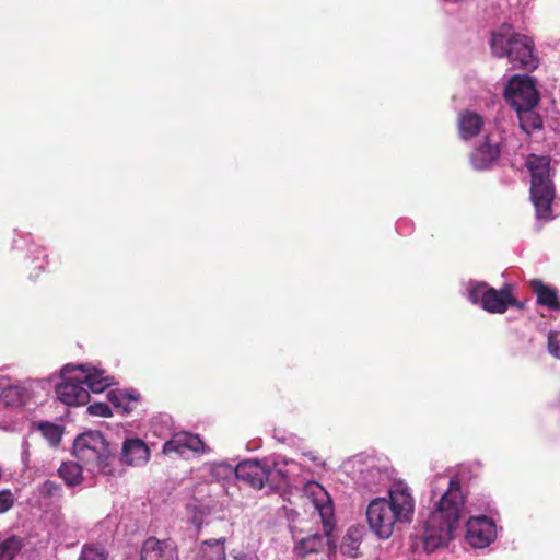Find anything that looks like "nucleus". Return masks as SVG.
Instances as JSON below:
<instances>
[{"mask_svg":"<svg viewBox=\"0 0 560 560\" xmlns=\"http://www.w3.org/2000/svg\"><path fill=\"white\" fill-rule=\"evenodd\" d=\"M529 287L536 294L537 304L546 306L551 311H560V300L556 289L545 284L539 279L530 280Z\"/></svg>","mask_w":560,"mask_h":560,"instance_id":"nucleus-17","label":"nucleus"},{"mask_svg":"<svg viewBox=\"0 0 560 560\" xmlns=\"http://www.w3.org/2000/svg\"><path fill=\"white\" fill-rule=\"evenodd\" d=\"M235 560H259V558L253 553L243 550H234Z\"/></svg>","mask_w":560,"mask_h":560,"instance_id":"nucleus-32","label":"nucleus"},{"mask_svg":"<svg viewBox=\"0 0 560 560\" xmlns=\"http://www.w3.org/2000/svg\"><path fill=\"white\" fill-rule=\"evenodd\" d=\"M15 502V498L11 490L0 491V514L8 512Z\"/></svg>","mask_w":560,"mask_h":560,"instance_id":"nucleus-31","label":"nucleus"},{"mask_svg":"<svg viewBox=\"0 0 560 560\" xmlns=\"http://www.w3.org/2000/svg\"><path fill=\"white\" fill-rule=\"evenodd\" d=\"M535 107H528L516 110L521 129L526 135H532L536 130H540L544 126L542 118L534 112Z\"/></svg>","mask_w":560,"mask_h":560,"instance_id":"nucleus-19","label":"nucleus"},{"mask_svg":"<svg viewBox=\"0 0 560 560\" xmlns=\"http://www.w3.org/2000/svg\"><path fill=\"white\" fill-rule=\"evenodd\" d=\"M80 369L84 373L83 382L89 392L91 390L93 393H102L110 385L108 380L104 377L100 371L95 369L86 370L83 366Z\"/></svg>","mask_w":560,"mask_h":560,"instance_id":"nucleus-20","label":"nucleus"},{"mask_svg":"<svg viewBox=\"0 0 560 560\" xmlns=\"http://www.w3.org/2000/svg\"><path fill=\"white\" fill-rule=\"evenodd\" d=\"M548 351L560 360V331H550L548 335Z\"/></svg>","mask_w":560,"mask_h":560,"instance_id":"nucleus-28","label":"nucleus"},{"mask_svg":"<svg viewBox=\"0 0 560 560\" xmlns=\"http://www.w3.org/2000/svg\"><path fill=\"white\" fill-rule=\"evenodd\" d=\"M1 399L7 406H20L23 402V389L18 386H10L3 389Z\"/></svg>","mask_w":560,"mask_h":560,"instance_id":"nucleus-25","label":"nucleus"},{"mask_svg":"<svg viewBox=\"0 0 560 560\" xmlns=\"http://www.w3.org/2000/svg\"><path fill=\"white\" fill-rule=\"evenodd\" d=\"M61 492L60 485L51 480H46L39 490L43 498H59L61 497Z\"/></svg>","mask_w":560,"mask_h":560,"instance_id":"nucleus-27","label":"nucleus"},{"mask_svg":"<svg viewBox=\"0 0 560 560\" xmlns=\"http://www.w3.org/2000/svg\"><path fill=\"white\" fill-rule=\"evenodd\" d=\"M324 547V536L319 534H314L308 537L301 539L298 544V549L300 553L306 555L312 552H317Z\"/></svg>","mask_w":560,"mask_h":560,"instance_id":"nucleus-23","label":"nucleus"},{"mask_svg":"<svg viewBox=\"0 0 560 560\" xmlns=\"http://www.w3.org/2000/svg\"><path fill=\"white\" fill-rule=\"evenodd\" d=\"M466 540L474 548H485L495 538V525L487 516L470 518L466 524Z\"/></svg>","mask_w":560,"mask_h":560,"instance_id":"nucleus-11","label":"nucleus"},{"mask_svg":"<svg viewBox=\"0 0 560 560\" xmlns=\"http://www.w3.org/2000/svg\"><path fill=\"white\" fill-rule=\"evenodd\" d=\"M490 47L495 57H508L514 69L533 71L538 67V58L534 54V42L526 35L518 33L505 35L493 32Z\"/></svg>","mask_w":560,"mask_h":560,"instance_id":"nucleus-4","label":"nucleus"},{"mask_svg":"<svg viewBox=\"0 0 560 560\" xmlns=\"http://www.w3.org/2000/svg\"><path fill=\"white\" fill-rule=\"evenodd\" d=\"M59 477L69 487H75L82 481V467L73 462L62 463L58 469Z\"/></svg>","mask_w":560,"mask_h":560,"instance_id":"nucleus-21","label":"nucleus"},{"mask_svg":"<svg viewBox=\"0 0 560 560\" xmlns=\"http://www.w3.org/2000/svg\"><path fill=\"white\" fill-rule=\"evenodd\" d=\"M503 143L504 137L502 131H489L470 154V161L474 167L477 170L488 168L499 159Z\"/></svg>","mask_w":560,"mask_h":560,"instance_id":"nucleus-9","label":"nucleus"},{"mask_svg":"<svg viewBox=\"0 0 560 560\" xmlns=\"http://www.w3.org/2000/svg\"><path fill=\"white\" fill-rule=\"evenodd\" d=\"M483 124L481 115L468 109L463 110L457 120L459 137L466 141L475 138L480 133Z\"/></svg>","mask_w":560,"mask_h":560,"instance_id":"nucleus-16","label":"nucleus"},{"mask_svg":"<svg viewBox=\"0 0 560 560\" xmlns=\"http://www.w3.org/2000/svg\"><path fill=\"white\" fill-rule=\"evenodd\" d=\"M108 401L122 413H130L139 400V394L135 390L113 389L107 394Z\"/></svg>","mask_w":560,"mask_h":560,"instance_id":"nucleus-18","label":"nucleus"},{"mask_svg":"<svg viewBox=\"0 0 560 560\" xmlns=\"http://www.w3.org/2000/svg\"><path fill=\"white\" fill-rule=\"evenodd\" d=\"M504 96L515 110L536 107L539 102L535 82L528 75H513L505 86Z\"/></svg>","mask_w":560,"mask_h":560,"instance_id":"nucleus-8","label":"nucleus"},{"mask_svg":"<svg viewBox=\"0 0 560 560\" xmlns=\"http://www.w3.org/2000/svg\"><path fill=\"white\" fill-rule=\"evenodd\" d=\"M38 429L51 445H57L60 442L62 430L59 425L51 422H40Z\"/></svg>","mask_w":560,"mask_h":560,"instance_id":"nucleus-24","label":"nucleus"},{"mask_svg":"<svg viewBox=\"0 0 560 560\" xmlns=\"http://www.w3.org/2000/svg\"><path fill=\"white\" fill-rule=\"evenodd\" d=\"M88 411L92 416L108 418L112 417V410L105 402H94L88 407Z\"/></svg>","mask_w":560,"mask_h":560,"instance_id":"nucleus-30","label":"nucleus"},{"mask_svg":"<svg viewBox=\"0 0 560 560\" xmlns=\"http://www.w3.org/2000/svg\"><path fill=\"white\" fill-rule=\"evenodd\" d=\"M21 548L22 539L15 535L0 541V560H13Z\"/></svg>","mask_w":560,"mask_h":560,"instance_id":"nucleus-22","label":"nucleus"},{"mask_svg":"<svg viewBox=\"0 0 560 560\" xmlns=\"http://www.w3.org/2000/svg\"><path fill=\"white\" fill-rule=\"evenodd\" d=\"M215 555L218 559H222L224 556V548L222 546H219L218 544L215 546Z\"/></svg>","mask_w":560,"mask_h":560,"instance_id":"nucleus-33","label":"nucleus"},{"mask_svg":"<svg viewBox=\"0 0 560 560\" xmlns=\"http://www.w3.org/2000/svg\"><path fill=\"white\" fill-rule=\"evenodd\" d=\"M526 168L530 173V198L538 219H552V201L555 185L551 179L550 158L547 155L529 154L526 158Z\"/></svg>","mask_w":560,"mask_h":560,"instance_id":"nucleus-3","label":"nucleus"},{"mask_svg":"<svg viewBox=\"0 0 560 560\" xmlns=\"http://www.w3.org/2000/svg\"><path fill=\"white\" fill-rule=\"evenodd\" d=\"M140 560H179L174 542L149 537L142 545Z\"/></svg>","mask_w":560,"mask_h":560,"instance_id":"nucleus-13","label":"nucleus"},{"mask_svg":"<svg viewBox=\"0 0 560 560\" xmlns=\"http://www.w3.org/2000/svg\"><path fill=\"white\" fill-rule=\"evenodd\" d=\"M469 299L475 304L492 314H503L510 306L523 308L524 304L513 295V285L505 283L497 290L486 282H479L469 290Z\"/></svg>","mask_w":560,"mask_h":560,"instance_id":"nucleus-6","label":"nucleus"},{"mask_svg":"<svg viewBox=\"0 0 560 560\" xmlns=\"http://www.w3.org/2000/svg\"><path fill=\"white\" fill-rule=\"evenodd\" d=\"M150 452L140 439H127L122 444L121 462L126 465H142L148 462Z\"/></svg>","mask_w":560,"mask_h":560,"instance_id":"nucleus-15","label":"nucleus"},{"mask_svg":"<svg viewBox=\"0 0 560 560\" xmlns=\"http://www.w3.org/2000/svg\"><path fill=\"white\" fill-rule=\"evenodd\" d=\"M306 491L317 498L313 500L314 508L317 510L322 524L323 530L326 537L330 536L334 530V508L331 500L325 489L317 482H311L307 485Z\"/></svg>","mask_w":560,"mask_h":560,"instance_id":"nucleus-12","label":"nucleus"},{"mask_svg":"<svg viewBox=\"0 0 560 560\" xmlns=\"http://www.w3.org/2000/svg\"><path fill=\"white\" fill-rule=\"evenodd\" d=\"M236 478L252 488L278 489L285 485V476L281 469L262 464L259 460H244L235 468Z\"/></svg>","mask_w":560,"mask_h":560,"instance_id":"nucleus-7","label":"nucleus"},{"mask_svg":"<svg viewBox=\"0 0 560 560\" xmlns=\"http://www.w3.org/2000/svg\"><path fill=\"white\" fill-rule=\"evenodd\" d=\"M73 455L85 466H95L104 475L113 472L114 455L104 435L98 431L80 434L73 443Z\"/></svg>","mask_w":560,"mask_h":560,"instance_id":"nucleus-5","label":"nucleus"},{"mask_svg":"<svg viewBox=\"0 0 560 560\" xmlns=\"http://www.w3.org/2000/svg\"><path fill=\"white\" fill-rule=\"evenodd\" d=\"M464 506L460 482L452 478L448 488L439 501L436 509L429 516L424 534L423 547L428 552L444 547L453 538Z\"/></svg>","mask_w":560,"mask_h":560,"instance_id":"nucleus-2","label":"nucleus"},{"mask_svg":"<svg viewBox=\"0 0 560 560\" xmlns=\"http://www.w3.org/2000/svg\"><path fill=\"white\" fill-rule=\"evenodd\" d=\"M2 478V470L0 469V479Z\"/></svg>","mask_w":560,"mask_h":560,"instance_id":"nucleus-34","label":"nucleus"},{"mask_svg":"<svg viewBox=\"0 0 560 560\" xmlns=\"http://www.w3.org/2000/svg\"><path fill=\"white\" fill-rule=\"evenodd\" d=\"M340 548L343 555L355 558L359 556L360 544L355 539H352L350 536H348V538L342 541Z\"/></svg>","mask_w":560,"mask_h":560,"instance_id":"nucleus-29","label":"nucleus"},{"mask_svg":"<svg viewBox=\"0 0 560 560\" xmlns=\"http://www.w3.org/2000/svg\"><path fill=\"white\" fill-rule=\"evenodd\" d=\"M107 553L104 548L98 545H84L79 560H106Z\"/></svg>","mask_w":560,"mask_h":560,"instance_id":"nucleus-26","label":"nucleus"},{"mask_svg":"<svg viewBox=\"0 0 560 560\" xmlns=\"http://www.w3.org/2000/svg\"><path fill=\"white\" fill-rule=\"evenodd\" d=\"M388 497L372 500L366 509L369 526L381 539L389 538L396 525L411 523L415 513V499L404 481L394 482Z\"/></svg>","mask_w":560,"mask_h":560,"instance_id":"nucleus-1","label":"nucleus"},{"mask_svg":"<svg viewBox=\"0 0 560 560\" xmlns=\"http://www.w3.org/2000/svg\"><path fill=\"white\" fill-rule=\"evenodd\" d=\"M203 446L205 444L198 435L183 432L176 434L173 439L164 443L163 453H177L183 456L187 450L192 452H200L203 450Z\"/></svg>","mask_w":560,"mask_h":560,"instance_id":"nucleus-14","label":"nucleus"},{"mask_svg":"<svg viewBox=\"0 0 560 560\" xmlns=\"http://www.w3.org/2000/svg\"><path fill=\"white\" fill-rule=\"evenodd\" d=\"M70 368L67 365L61 371L63 382L56 386V393L60 401L68 406L85 405L90 399L83 378L66 377L65 374Z\"/></svg>","mask_w":560,"mask_h":560,"instance_id":"nucleus-10","label":"nucleus"}]
</instances>
